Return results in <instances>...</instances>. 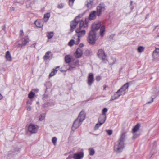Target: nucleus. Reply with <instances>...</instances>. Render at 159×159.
I'll return each instance as SVG.
<instances>
[{
	"label": "nucleus",
	"mask_w": 159,
	"mask_h": 159,
	"mask_svg": "<svg viewBox=\"0 0 159 159\" xmlns=\"http://www.w3.org/2000/svg\"><path fill=\"white\" fill-rule=\"evenodd\" d=\"M125 134L124 132H122L119 139L115 143L114 150L117 153L120 152L124 147V142L125 137Z\"/></svg>",
	"instance_id": "1"
},
{
	"label": "nucleus",
	"mask_w": 159,
	"mask_h": 159,
	"mask_svg": "<svg viewBox=\"0 0 159 159\" xmlns=\"http://www.w3.org/2000/svg\"><path fill=\"white\" fill-rule=\"evenodd\" d=\"M86 114L83 111H81L78 118L74 121L71 129L72 131H74L82 124V122L85 118Z\"/></svg>",
	"instance_id": "2"
},
{
	"label": "nucleus",
	"mask_w": 159,
	"mask_h": 159,
	"mask_svg": "<svg viewBox=\"0 0 159 159\" xmlns=\"http://www.w3.org/2000/svg\"><path fill=\"white\" fill-rule=\"evenodd\" d=\"M96 33L93 31H90L87 38V41L90 44L93 45L95 44L96 41L97 39L96 36Z\"/></svg>",
	"instance_id": "3"
},
{
	"label": "nucleus",
	"mask_w": 159,
	"mask_h": 159,
	"mask_svg": "<svg viewBox=\"0 0 159 159\" xmlns=\"http://www.w3.org/2000/svg\"><path fill=\"white\" fill-rule=\"evenodd\" d=\"M80 15H79L76 16L75 19L70 22V31L72 32L74 29L76 28L77 25L79 23V18L80 17Z\"/></svg>",
	"instance_id": "4"
},
{
	"label": "nucleus",
	"mask_w": 159,
	"mask_h": 159,
	"mask_svg": "<svg viewBox=\"0 0 159 159\" xmlns=\"http://www.w3.org/2000/svg\"><path fill=\"white\" fill-rule=\"evenodd\" d=\"M97 15L99 16L102 14V12L105 9V5L103 3H101L97 7Z\"/></svg>",
	"instance_id": "5"
},
{
	"label": "nucleus",
	"mask_w": 159,
	"mask_h": 159,
	"mask_svg": "<svg viewBox=\"0 0 159 159\" xmlns=\"http://www.w3.org/2000/svg\"><path fill=\"white\" fill-rule=\"evenodd\" d=\"M129 85V83H126L117 91V93H120L119 94H120V95L125 94L126 93V90L128 88Z\"/></svg>",
	"instance_id": "6"
},
{
	"label": "nucleus",
	"mask_w": 159,
	"mask_h": 159,
	"mask_svg": "<svg viewBox=\"0 0 159 159\" xmlns=\"http://www.w3.org/2000/svg\"><path fill=\"white\" fill-rule=\"evenodd\" d=\"M94 81V76L93 73H90L89 74L87 78V83L89 86H91Z\"/></svg>",
	"instance_id": "7"
},
{
	"label": "nucleus",
	"mask_w": 159,
	"mask_h": 159,
	"mask_svg": "<svg viewBox=\"0 0 159 159\" xmlns=\"http://www.w3.org/2000/svg\"><path fill=\"white\" fill-rule=\"evenodd\" d=\"M75 32L77 34V37L80 38L84 36L86 33L85 30H82L80 28H77Z\"/></svg>",
	"instance_id": "8"
},
{
	"label": "nucleus",
	"mask_w": 159,
	"mask_h": 159,
	"mask_svg": "<svg viewBox=\"0 0 159 159\" xmlns=\"http://www.w3.org/2000/svg\"><path fill=\"white\" fill-rule=\"evenodd\" d=\"M29 131L31 133H35L37 132L38 129L33 124H30L28 126Z\"/></svg>",
	"instance_id": "9"
},
{
	"label": "nucleus",
	"mask_w": 159,
	"mask_h": 159,
	"mask_svg": "<svg viewBox=\"0 0 159 159\" xmlns=\"http://www.w3.org/2000/svg\"><path fill=\"white\" fill-rule=\"evenodd\" d=\"M97 54L99 57L101 58L103 60L106 59V56L104 51L102 49H99L98 52Z\"/></svg>",
	"instance_id": "10"
},
{
	"label": "nucleus",
	"mask_w": 159,
	"mask_h": 159,
	"mask_svg": "<svg viewBox=\"0 0 159 159\" xmlns=\"http://www.w3.org/2000/svg\"><path fill=\"white\" fill-rule=\"evenodd\" d=\"M84 156V153L83 151L79 153H75L74 154L73 158L74 159H81Z\"/></svg>",
	"instance_id": "11"
},
{
	"label": "nucleus",
	"mask_w": 159,
	"mask_h": 159,
	"mask_svg": "<svg viewBox=\"0 0 159 159\" xmlns=\"http://www.w3.org/2000/svg\"><path fill=\"white\" fill-rule=\"evenodd\" d=\"M100 27V24L98 23H94L92 25V30L90 31H93L94 32L96 33V31Z\"/></svg>",
	"instance_id": "12"
},
{
	"label": "nucleus",
	"mask_w": 159,
	"mask_h": 159,
	"mask_svg": "<svg viewBox=\"0 0 159 159\" xmlns=\"http://www.w3.org/2000/svg\"><path fill=\"white\" fill-rule=\"evenodd\" d=\"M106 118V115H101L99 117L98 119V121L99 123H100V125H102L105 122Z\"/></svg>",
	"instance_id": "13"
},
{
	"label": "nucleus",
	"mask_w": 159,
	"mask_h": 159,
	"mask_svg": "<svg viewBox=\"0 0 159 159\" xmlns=\"http://www.w3.org/2000/svg\"><path fill=\"white\" fill-rule=\"evenodd\" d=\"M75 57L77 58H79L81 57L83 54L82 50V49L78 48L77 49L75 52Z\"/></svg>",
	"instance_id": "14"
},
{
	"label": "nucleus",
	"mask_w": 159,
	"mask_h": 159,
	"mask_svg": "<svg viewBox=\"0 0 159 159\" xmlns=\"http://www.w3.org/2000/svg\"><path fill=\"white\" fill-rule=\"evenodd\" d=\"M97 12L96 11H92L89 15V18L90 20H92L96 19V17Z\"/></svg>",
	"instance_id": "15"
},
{
	"label": "nucleus",
	"mask_w": 159,
	"mask_h": 159,
	"mask_svg": "<svg viewBox=\"0 0 159 159\" xmlns=\"http://www.w3.org/2000/svg\"><path fill=\"white\" fill-rule=\"evenodd\" d=\"M152 56L155 59H157L159 57V48L156 49L153 51Z\"/></svg>",
	"instance_id": "16"
},
{
	"label": "nucleus",
	"mask_w": 159,
	"mask_h": 159,
	"mask_svg": "<svg viewBox=\"0 0 159 159\" xmlns=\"http://www.w3.org/2000/svg\"><path fill=\"white\" fill-rule=\"evenodd\" d=\"M5 57L7 61H12V59L9 51H7L6 52Z\"/></svg>",
	"instance_id": "17"
},
{
	"label": "nucleus",
	"mask_w": 159,
	"mask_h": 159,
	"mask_svg": "<svg viewBox=\"0 0 159 159\" xmlns=\"http://www.w3.org/2000/svg\"><path fill=\"white\" fill-rule=\"evenodd\" d=\"M93 4V0H87L85 2V5L88 8H91Z\"/></svg>",
	"instance_id": "18"
},
{
	"label": "nucleus",
	"mask_w": 159,
	"mask_h": 159,
	"mask_svg": "<svg viewBox=\"0 0 159 159\" xmlns=\"http://www.w3.org/2000/svg\"><path fill=\"white\" fill-rule=\"evenodd\" d=\"M65 60L66 63H69L71 61V57L70 55H67L65 57Z\"/></svg>",
	"instance_id": "19"
},
{
	"label": "nucleus",
	"mask_w": 159,
	"mask_h": 159,
	"mask_svg": "<svg viewBox=\"0 0 159 159\" xmlns=\"http://www.w3.org/2000/svg\"><path fill=\"white\" fill-rule=\"evenodd\" d=\"M140 124L139 123L137 124L132 129V132L133 133H135L139 129Z\"/></svg>",
	"instance_id": "20"
},
{
	"label": "nucleus",
	"mask_w": 159,
	"mask_h": 159,
	"mask_svg": "<svg viewBox=\"0 0 159 159\" xmlns=\"http://www.w3.org/2000/svg\"><path fill=\"white\" fill-rule=\"evenodd\" d=\"M29 40L28 38L25 39L22 42V43L20 44L21 47L25 46L29 42Z\"/></svg>",
	"instance_id": "21"
},
{
	"label": "nucleus",
	"mask_w": 159,
	"mask_h": 159,
	"mask_svg": "<svg viewBox=\"0 0 159 159\" xmlns=\"http://www.w3.org/2000/svg\"><path fill=\"white\" fill-rule=\"evenodd\" d=\"M50 16V13H48L45 14L44 16V20L45 22H47L48 21Z\"/></svg>",
	"instance_id": "22"
},
{
	"label": "nucleus",
	"mask_w": 159,
	"mask_h": 159,
	"mask_svg": "<svg viewBox=\"0 0 159 159\" xmlns=\"http://www.w3.org/2000/svg\"><path fill=\"white\" fill-rule=\"evenodd\" d=\"M105 32V28L104 26H102L100 29V34L102 37H103Z\"/></svg>",
	"instance_id": "23"
},
{
	"label": "nucleus",
	"mask_w": 159,
	"mask_h": 159,
	"mask_svg": "<svg viewBox=\"0 0 159 159\" xmlns=\"http://www.w3.org/2000/svg\"><path fill=\"white\" fill-rule=\"evenodd\" d=\"M54 35L53 32H48L47 34V36L48 39H51L52 38Z\"/></svg>",
	"instance_id": "24"
},
{
	"label": "nucleus",
	"mask_w": 159,
	"mask_h": 159,
	"mask_svg": "<svg viewBox=\"0 0 159 159\" xmlns=\"http://www.w3.org/2000/svg\"><path fill=\"white\" fill-rule=\"evenodd\" d=\"M51 52L49 51L45 53V55L44 56L43 58L45 60H46L49 58V54Z\"/></svg>",
	"instance_id": "25"
},
{
	"label": "nucleus",
	"mask_w": 159,
	"mask_h": 159,
	"mask_svg": "<svg viewBox=\"0 0 159 159\" xmlns=\"http://www.w3.org/2000/svg\"><path fill=\"white\" fill-rule=\"evenodd\" d=\"M35 24L37 27L39 28H41L43 26V24L39 21H36Z\"/></svg>",
	"instance_id": "26"
},
{
	"label": "nucleus",
	"mask_w": 159,
	"mask_h": 159,
	"mask_svg": "<svg viewBox=\"0 0 159 159\" xmlns=\"http://www.w3.org/2000/svg\"><path fill=\"white\" fill-rule=\"evenodd\" d=\"M88 150L90 155L93 156L94 154L95 151L93 148H89Z\"/></svg>",
	"instance_id": "27"
},
{
	"label": "nucleus",
	"mask_w": 159,
	"mask_h": 159,
	"mask_svg": "<svg viewBox=\"0 0 159 159\" xmlns=\"http://www.w3.org/2000/svg\"><path fill=\"white\" fill-rule=\"evenodd\" d=\"M144 49V48L142 46H140L137 49V51L139 53H141L143 51Z\"/></svg>",
	"instance_id": "28"
},
{
	"label": "nucleus",
	"mask_w": 159,
	"mask_h": 159,
	"mask_svg": "<svg viewBox=\"0 0 159 159\" xmlns=\"http://www.w3.org/2000/svg\"><path fill=\"white\" fill-rule=\"evenodd\" d=\"M35 93L32 92H30L28 94V97L30 99L34 97Z\"/></svg>",
	"instance_id": "29"
},
{
	"label": "nucleus",
	"mask_w": 159,
	"mask_h": 159,
	"mask_svg": "<svg viewBox=\"0 0 159 159\" xmlns=\"http://www.w3.org/2000/svg\"><path fill=\"white\" fill-rule=\"evenodd\" d=\"M79 27L77 28H80V29H81V28L84 26V22L83 20L80 21L79 20Z\"/></svg>",
	"instance_id": "30"
},
{
	"label": "nucleus",
	"mask_w": 159,
	"mask_h": 159,
	"mask_svg": "<svg viewBox=\"0 0 159 159\" xmlns=\"http://www.w3.org/2000/svg\"><path fill=\"white\" fill-rule=\"evenodd\" d=\"M75 40L72 39L69 42L68 45L70 46H72L74 44H75Z\"/></svg>",
	"instance_id": "31"
},
{
	"label": "nucleus",
	"mask_w": 159,
	"mask_h": 159,
	"mask_svg": "<svg viewBox=\"0 0 159 159\" xmlns=\"http://www.w3.org/2000/svg\"><path fill=\"white\" fill-rule=\"evenodd\" d=\"M120 96V94H119L118 95H117V96H116V97H115L114 96H112L111 97V99L110 100V101H113L114 100H115L116 99H117Z\"/></svg>",
	"instance_id": "32"
},
{
	"label": "nucleus",
	"mask_w": 159,
	"mask_h": 159,
	"mask_svg": "<svg viewBox=\"0 0 159 159\" xmlns=\"http://www.w3.org/2000/svg\"><path fill=\"white\" fill-rule=\"evenodd\" d=\"M75 40V44L76 45L78 44L80 42V38L77 37V38Z\"/></svg>",
	"instance_id": "33"
},
{
	"label": "nucleus",
	"mask_w": 159,
	"mask_h": 159,
	"mask_svg": "<svg viewBox=\"0 0 159 159\" xmlns=\"http://www.w3.org/2000/svg\"><path fill=\"white\" fill-rule=\"evenodd\" d=\"M108 109L107 108H104L102 110V115H106V113Z\"/></svg>",
	"instance_id": "34"
},
{
	"label": "nucleus",
	"mask_w": 159,
	"mask_h": 159,
	"mask_svg": "<svg viewBox=\"0 0 159 159\" xmlns=\"http://www.w3.org/2000/svg\"><path fill=\"white\" fill-rule=\"evenodd\" d=\"M57 141V138L56 137H53L52 138V142L53 144L55 145L56 143V141Z\"/></svg>",
	"instance_id": "35"
},
{
	"label": "nucleus",
	"mask_w": 159,
	"mask_h": 159,
	"mask_svg": "<svg viewBox=\"0 0 159 159\" xmlns=\"http://www.w3.org/2000/svg\"><path fill=\"white\" fill-rule=\"evenodd\" d=\"M102 125H100V123L98 122L97 124H96L95 127V130L98 129L99 127Z\"/></svg>",
	"instance_id": "36"
},
{
	"label": "nucleus",
	"mask_w": 159,
	"mask_h": 159,
	"mask_svg": "<svg viewBox=\"0 0 159 159\" xmlns=\"http://www.w3.org/2000/svg\"><path fill=\"white\" fill-rule=\"evenodd\" d=\"M56 72H55V71L53 70L50 73L49 75V77L50 78L54 76L56 74Z\"/></svg>",
	"instance_id": "37"
},
{
	"label": "nucleus",
	"mask_w": 159,
	"mask_h": 159,
	"mask_svg": "<svg viewBox=\"0 0 159 159\" xmlns=\"http://www.w3.org/2000/svg\"><path fill=\"white\" fill-rule=\"evenodd\" d=\"M75 0H69V3L70 6H73Z\"/></svg>",
	"instance_id": "38"
},
{
	"label": "nucleus",
	"mask_w": 159,
	"mask_h": 159,
	"mask_svg": "<svg viewBox=\"0 0 159 159\" xmlns=\"http://www.w3.org/2000/svg\"><path fill=\"white\" fill-rule=\"evenodd\" d=\"M106 132L109 135H111L112 134V131L111 130H106Z\"/></svg>",
	"instance_id": "39"
},
{
	"label": "nucleus",
	"mask_w": 159,
	"mask_h": 159,
	"mask_svg": "<svg viewBox=\"0 0 159 159\" xmlns=\"http://www.w3.org/2000/svg\"><path fill=\"white\" fill-rule=\"evenodd\" d=\"M139 134H137L136 133H135L134 135H133V138L134 139H136V138H137V137H138V136H139Z\"/></svg>",
	"instance_id": "40"
},
{
	"label": "nucleus",
	"mask_w": 159,
	"mask_h": 159,
	"mask_svg": "<svg viewBox=\"0 0 159 159\" xmlns=\"http://www.w3.org/2000/svg\"><path fill=\"white\" fill-rule=\"evenodd\" d=\"M58 8H62L63 7V5L62 3H60L59 4L57 7Z\"/></svg>",
	"instance_id": "41"
},
{
	"label": "nucleus",
	"mask_w": 159,
	"mask_h": 159,
	"mask_svg": "<svg viewBox=\"0 0 159 159\" xmlns=\"http://www.w3.org/2000/svg\"><path fill=\"white\" fill-rule=\"evenodd\" d=\"M59 67V66H57L55 69H53V70L55 72H56V73L57 71L58 70Z\"/></svg>",
	"instance_id": "42"
},
{
	"label": "nucleus",
	"mask_w": 159,
	"mask_h": 159,
	"mask_svg": "<svg viewBox=\"0 0 159 159\" xmlns=\"http://www.w3.org/2000/svg\"><path fill=\"white\" fill-rule=\"evenodd\" d=\"M74 67L70 66L68 70L70 71H72L74 70Z\"/></svg>",
	"instance_id": "43"
},
{
	"label": "nucleus",
	"mask_w": 159,
	"mask_h": 159,
	"mask_svg": "<svg viewBox=\"0 0 159 159\" xmlns=\"http://www.w3.org/2000/svg\"><path fill=\"white\" fill-rule=\"evenodd\" d=\"M101 78L100 76H98L96 77V80L97 81H99L100 80Z\"/></svg>",
	"instance_id": "44"
},
{
	"label": "nucleus",
	"mask_w": 159,
	"mask_h": 159,
	"mask_svg": "<svg viewBox=\"0 0 159 159\" xmlns=\"http://www.w3.org/2000/svg\"><path fill=\"white\" fill-rule=\"evenodd\" d=\"M150 100H151V101H150V102H148V103H147L148 104L150 103H151L153 101V98L152 97V96L150 98Z\"/></svg>",
	"instance_id": "45"
},
{
	"label": "nucleus",
	"mask_w": 159,
	"mask_h": 159,
	"mask_svg": "<svg viewBox=\"0 0 159 159\" xmlns=\"http://www.w3.org/2000/svg\"><path fill=\"white\" fill-rule=\"evenodd\" d=\"M31 108L30 106H28L27 107V110L28 111H30L31 110Z\"/></svg>",
	"instance_id": "46"
},
{
	"label": "nucleus",
	"mask_w": 159,
	"mask_h": 159,
	"mask_svg": "<svg viewBox=\"0 0 159 159\" xmlns=\"http://www.w3.org/2000/svg\"><path fill=\"white\" fill-rule=\"evenodd\" d=\"M41 117H39V120L40 121L43 120L45 118L44 116H43L42 115H40Z\"/></svg>",
	"instance_id": "47"
},
{
	"label": "nucleus",
	"mask_w": 159,
	"mask_h": 159,
	"mask_svg": "<svg viewBox=\"0 0 159 159\" xmlns=\"http://www.w3.org/2000/svg\"><path fill=\"white\" fill-rule=\"evenodd\" d=\"M73 158V156L71 155H69L66 158V159H71Z\"/></svg>",
	"instance_id": "48"
},
{
	"label": "nucleus",
	"mask_w": 159,
	"mask_h": 159,
	"mask_svg": "<svg viewBox=\"0 0 159 159\" xmlns=\"http://www.w3.org/2000/svg\"><path fill=\"white\" fill-rule=\"evenodd\" d=\"M24 35V32L23 30H21L20 32V35L22 36Z\"/></svg>",
	"instance_id": "49"
},
{
	"label": "nucleus",
	"mask_w": 159,
	"mask_h": 159,
	"mask_svg": "<svg viewBox=\"0 0 159 159\" xmlns=\"http://www.w3.org/2000/svg\"><path fill=\"white\" fill-rule=\"evenodd\" d=\"M84 44L83 43H80L79 45V46L80 48H82L84 46Z\"/></svg>",
	"instance_id": "50"
},
{
	"label": "nucleus",
	"mask_w": 159,
	"mask_h": 159,
	"mask_svg": "<svg viewBox=\"0 0 159 159\" xmlns=\"http://www.w3.org/2000/svg\"><path fill=\"white\" fill-rule=\"evenodd\" d=\"M120 93H117V92L115 93V94H114V96L115 97H116V96H117V95L119 94Z\"/></svg>",
	"instance_id": "51"
},
{
	"label": "nucleus",
	"mask_w": 159,
	"mask_h": 159,
	"mask_svg": "<svg viewBox=\"0 0 159 159\" xmlns=\"http://www.w3.org/2000/svg\"><path fill=\"white\" fill-rule=\"evenodd\" d=\"M5 28H6L5 25H4V26H3V28H2V30H3L4 31H5Z\"/></svg>",
	"instance_id": "52"
},
{
	"label": "nucleus",
	"mask_w": 159,
	"mask_h": 159,
	"mask_svg": "<svg viewBox=\"0 0 159 159\" xmlns=\"http://www.w3.org/2000/svg\"><path fill=\"white\" fill-rule=\"evenodd\" d=\"M3 98V96L0 93V100L2 99Z\"/></svg>",
	"instance_id": "53"
},
{
	"label": "nucleus",
	"mask_w": 159,
	"mask_h": 159,
	"mask_svg": "<svg viewBox=\"0 0 159 159\" xmlns=\"http://www.w3.org/2000/svg\"><path fill=\"white\" fill-rule=\"evenodd\" d=\"M133 3V1H130V6H132Z\"/></svg>",
	"instance_id": "54"
},
{
	"label": "nucleus",
	"mask_w": 159,
	"mask_h": 159,
	"mask_svg": "<svg viewBox=\"0 0 159 159\" xmlns=\"http://www.w3.org/2000/svg\"><path fill=\"white\" fill-rule=\"evenodd\" d=\"M11 10L12 11H14L15 10V8L14 7H12L11 8Z\"/></svg>",
	"instance_id": "55"
},
{
	"label": "nucleus",
	"mask_w": 159,
	"mask_h": 159,
	"mask_svg": "<svg viewBox=\"0 0 159 159\" xmlns=\"http://www.w3.org/2000/svg\"><path fill=\"white\" fill-rule=\"evenodd\" d=\"M154 93H155V94H156V96H157L158 95V94H159V93H157V92H155Z\"/></svg>",
	"instance_id": "56"
},
{
	"label": "nucleus",
	"mask_w": 159,
	"mask_h": 159,
	"mask_svg": "<svg viewBox=\"0 0 159 159\" xmlns=\"http://www.w3.org/2000/svg\"><path fill=\"white\" fill-rule=\"evenodd\" d=\"M130 6V8H131V9H134V6H133V5H132V6Z\"/></svg>",
	"instance_id": "57"
},
{
	"label": "nucleus",
	"mask_w": 159,
	"mask_h": 159,
	"mask_svg": "<svg viewBox=\"0 0 159 159\" xmlns=\"http://www.w3.org/2000/svg\"><path fill=\"white\" fill-rule=\"evenodd\" d=\"M107 87V86L106 85H104V86H103V89H104V90H105V89Z\"/></svg>",
	"instance_id": "58"
},
{
	"label": "nucleus",
	"mask_w": 159,
	"mask_h": 159,
	"mask_svg": "<svg viewBox=\"0 0 159 159\" xmlns=\"http://www.w3.org/2000/svg\"><path fill=\"white\" fill-rule=\"evenodd\" d=\"M152 90H153V91H155L156 90V89L155 88H153Z\"/></svg>",
	"instance_id": "59"
},
{
	"label": "nucleus",
	"mask_w": 159,
	"mask_h": 159,
	"mask_svg": "<svg viewBox=\"0 0 159 159\" xmlns=\"http://www.w3.org/2000/svg\"><path fill=\"white\" fill-rule=\"evenodd\" d=\"M122 67H121L120 69V71L121 70H122Z\"/></svg>",
	"instance_id": "60"
},
{
	"label": "nucleus",
	"mask_w": 159,
	"mask_h": 159,
	"mask_svg": "<svg viewBox=\"0 0 159 159\" xmlns=\"http://www.w3.org/2000/svg\"><path fill=\"white\" fill-rule=\"evenodd\" d=\"M157 37H159V33L157 35Z\"/></svg>",
	"instance_id": "61"
},
{
	"label": "nucleus",
	"mask_w": 159,
	"mask_h": 159,
	"mask_svg": "<svg viewBox=\"0 0 159 159\" xmlns=\"http://www.w3.org/2000/svg\"><path fill=\"white\" fill-rule=\"evenodd\" d=\"M9 154H11V153L10 152V153H9Z\"/></svg>",
	"instance_id": "62"
}]
</instances>
